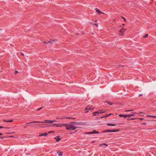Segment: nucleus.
I'll return each mask as SVG.
<instances>
[{"instance_id":"27","label":"nucleus","mask_w":156,"mask_h":156,"mask_svg":"<svg viewBox=\"0 0 156 156\" xmlns=\"http://www.w3.org/2000/svg\"><path fill=\"white\" fill-rule=\"evenodd\" d=\"M4 128H5V127H4L2 126H0V129Z\"/></svg>"},{"instance_id":"24","label":"nucleus","mask_w":156,"mask_h":156,"mask_svg":"<svg viewBox=\"0 0 156 156\" xmlns=\"http://www.w3.org/2000/svg\"><path fill=\"white\" fill-rule=\"evenodd\" d=\"M57 124H56V123H54V124H52V125L55 126L56 127V126H57Z\"/></svg>"},{"instance_id":"21","label":"nucleus","mask_w":156,"mask_h":156,"mask_svg":"<svg viewBox=\"0 0 156 156\" xmlns=\"http://www.w3.org/2000/svg\"><path fill=\"white\" fill-rule=\"evenodd\" d=\"M148 36V34H146L143 37L144 38H146V37H147Z\"/></svg>"},{"instance_id":"25","label":"nucleus","mask_w":156,"mask_h":156,"mask_svg":"<svg viewBox=\"0 0 156 156\" xmlns=\"http://www.w3.org/2000/svg\"><path fill=\"white\" fill-rule=\"evenodd\" d=\"M133 110H126L125 111V112H129V111H133Z\"/></svg>"},{"instance_id":"29","label":"nucleus","mask_w":156,"mask_h":156,"mask_svg":"<svg viewBox=\"0 0 156 156\" xmlns=\"http://www.w3.org/2000/svg\"><path fill=\"white\" fill-rule=\"evenodd\" d=\"M138 119H139L140 120H142L144 119L141 118H138Z\"/></svg>"},{"instance_id":"31","label":"nucleus","mask_w":156,"mask_h":156,"mask_svg":"<svg viewBox=\"0 0 156 156\" xmlns=\"http://www.w3.org/2000/svg\"><path fill=\"white\" fill-rule=\"evenodd\" d=\"M140 96H142V94H140V95H139V97Z\"/></svg>"},{"instance_id":"7","label":"nucleus","mask_w":156,"mask_h":156,"mask_svg":"<svg viewBox=\"0 0 156 156\" xmlns=\"http://www.w3.org/2000/svg\"><path fill=\"white\" fill-rule=\"evenodd\" d=\"M54 139L56 140V141L58 142L60 140L59 136H56V137L54 138Z\"/></svg>"},{"instance_id":"9","label":"nucleus","mask_w":156,"mask_h":156,"mask_svg":"<svg viewBox=\"0 0 156 156\" xmlns=\"http://www.w3.org/2000/svg\"><path fill=\"white\" fill-rule=\"evenodd\" d=\"M93 113L94 116L98 115L99 114V112L98 111L94 112Z\"/></svg>"},{"instance_id":"33","label":"nucleus","mask_w":156,"mask_h":156,"mask_svg":"<svg viewBox=\"0 0 156 156\" xmlns=\"http://www.w3.org/2000/svg\"><path fill=\"white\" fill-rule=\"evenodd\" d=\"M122 18H123V19L125 21V18H124V17H122Z\"/></svg>"},{"instance_id":"15","label":"nucleus","mask_w":156,"mask_h":156,"mask_svg":"<svg viewBox=\"0 0 156 156\" xmlns=\"http://www.w3.org/2000/svg\"><path fill=\"white\" fill-rule=\"evenodd\" d=\"M47 135L48 133H45L40 134L39 136H46Z\"/></svg>"},{"instance_id":"10","label":"nucleus","mask_w":156,"mask_h":156,"mask_svg":"<svg viewBox=\"0 0 156 156\" xmlns=\"http://www.w3.org/2000/svg\"><path fill=\"white\" fill-rule=\"evenodd\" d=\"M107 125L108 126H115L116 125V124H112V123H108L107 124Z\"/></svg>"},{"instance_id":"30","label":"nucleus","mask_w":156,"mask_h":156,"mask_svg":"<svg viewBox=\"0 0 156 156\" xmlns=\"http://www.w3.org/2000/svg\"><path fill=\"white\" fill-rule=\"evenodd\" d=\"M3 133H0V136H1V135H3Z\"/></svg>"},{"instance_id":"6","label":"nucleus","mask_w":156,"mask_h":156,"mask_svg":"<svg viewBox=\"0 0 156 156\" xmlns=\"http://www.w3.org/2000/svg\"><path fill=\"white\" fill-rule=\"evenodd\" d=\"M95 10L99 14L103 13L102 12H101V11L97 8H95Z\"/></svg>"},{"instance_id":"19","label":"nucleus","mask_w":156,"mask_h":156,"mask_svg":"<svg viewBox=\"0 0 156 156\" xmlns=\"http://www.w3.org/2000/svg\"><path fill=\"white\" fill-rule=\"evenodd\" d=\"M98 112L99 113V114L103 113L105 112V111L104 110H100Z\"/></svg>"},{"instance_id":"28","label":"nucleus","mask_w":156,"mask_h":156,"mask_svg":"<svg viewBox=\"0 0 156 156\" xmlns=\"http://www.w3.org/2000/svg\"><path fill=\"white\" fill-rule=\"evenodd\" d=\"M42 108V107L41 108H38V109H37V111H39V110H40L41 109V108Z\"/></svg>"},{"instance_id":"38","label":"nucleus","mask_w":156,"mask_h":156,"mask_svg":"<svg viewBox=\"0 0 156 156\" xmlns=\"http://www.w3.org/2000/svg\"><path fill=\"white\" fill-rule=\"evenodd\" d=\"M87 108H86V109H85V110H87Z\"/></svg>"},{"instance_id":"3","label":"nucleus","mask_w":156,"mask_h":156,"mask_svg":"<svg viewBox=\"0 0 156 156\" xmlns=\"http://www.w3.org/2000/svg\"><path fill=\"white\" fill-rule=\"evenodd\" d=\"M119 131V130H106L103 131V132H114Z\"/></svg>"},{"instance_id":"37","label":"nucleus","mask_w":156,"mask_h":156,"mask_svg":"<svg viewBox=\"0 0 156 156\" xmlns=\"http://www.w3.org/2000/svg\"><path fill=\"white\" fill-rule=\"evenodd\" d=\"M143 113V112H140V113L141 114V113Z\"/></svg>"},{"instance_id":"20","label":"nucleus","mask_w":156,"mask_h":156,"mask_svg":"<svg viewBox=\"0 0 156 156\" xmlns=\"http://www.w3.org/2000/svg\"><path fill=\"white\" fill-rule=\"evenodd\" d=\"M105 145L106 146H108V144H105V143H103V144H100V146H102V145Z\"/></svg>"},{"instance_id":"1","label":"nucleus","mask_w":156,"mask_h":156,"mask_svg":"<svg viewBox=\"0 0 156 156\" xmlns=\"http://www.w3.org/2000/svg\"><path fill=\"white\" fill-rule=\"evenodd\" d=\"M76 124L75 122H71V124H65L64 126H66V128L67 130H74L76 127L73 126L74 124H79V122H77Z\"/></svg>"},{"instance_id":"35","label":"nucleus","mask_w":156,"mask_h":156,"mask_svg":"<svg viewBox=\"0 0 156 156\" xmlns=\"http://www.w3.org/2000/svg\"><path fill=\"white\" fill-rule=\"evenodd\" d=\"M143 125H145L146 124V123H144L143 124Z\"/></svg>"},{"instance_id":"16","label":"nucleus","mask_w":156,"mask_h":156,"mask_svg":"<svg viewBox=\"0 0 156 156\" xmlns=\"http://www.w3.org/2000/svg\"><path fill=\"white\" fill-rule=\"evenodd\" d=\"M91 134H95V133H99L98 131H95V130H94L93 131L91 132Z\"/></svg>"},{"instance_id":"2","label":"nucleus","mask_w":156,"mask_h":156,"mask_svg":"<svg viewBox=\"0 0 156 156\" xmlns=\"http://www.w3.org/2000/svg\"><path fill=\"white\" fill-rule=\"evenodd\" d=\"M45 122H48L50 123H52L54 122H56L54 120H45L44 122H43V121H33L32 122H30L28 124H30V123H44Z\"/></svg>"},{"instance_id":"14","label":"nucleus","mask_w":156,"mask_h":156,"mask_svg":"<svg viewBox=\"0 0 156 156\" xmlns=\"http://www.w3.org/2000/svg\"><path fill=\"white\" fill-rule=\"evenodd\" d=\"M57 153L58 154L59 156H62V153L61 152L58 151L57 152Z\"/></svg>"},{"instance_id":"18","label":"nucleus","mask_w":156,"mask_h":156,"mask_svg":"<svg viewBox=\"0 0 156 156\" xmlns=\"http://www.w3.org/2000/svg\"><path fill=\"white\" fill-rule=\"evenodd\" d=\"M147 116L149 117H152L154 118H156V116H154V115H147Z\"/></svg>"},{"instance_id":"11","label":"nucleus","mask_w":156,"mask_h":156,"mask_svg":"<svg viewBox=\"0 0 156 156\" xmlns=\"http://www.w3.org/2000/svg\"><path fill=\"white\" fill-rule=\"evenodd\" d=\"M113 114L112 113H110L108 114H106L105 116L101 117V118H106L107 117L111 115H112Z\"/></svg>"},{"instance_id":"13","label":"nucleus","mask_w":156,"mask_h":156,"mask_svg":"<svg viewBox=\"0 0 156 156\" xmlns=\"http://www.w3.org/2000/svg\"><path fill=\"white\" fill-rule=\"evenodd\" d=\"M55 40H51L50 41H49L48 42H44V43L46 44L49 43H52V42L54 41Z\"/></svg>"},{"instance_id":"32","label":"nucleus","mask_w":156,"mask_h":156,"mask_svg":"<svg viewBox=\"0 0 156 156\" xmlns=\"http://www.w3.org/2000/svg\"><path fill=\"white\" fill-rule=\"evenodd\" d=\"M18 72L17 71H16L15 74H16V73H18Z\"/></svg>"},{"instance_id":"23","label":"nucleus","mask_w":156,"mask_h":156,"mask_svg":"<svg viewBox=\"0 0 156 156\" xmlns=\"http://www.w3.org/2000/svg\"><path fill=\"white\" fill-rule=\"evenodd\" d=\"M86 134H91V132L85 133Z\"/></svg>"},{"instance_id":"4","label":"nucleus","mask_w":156,"mask_h":156,"mask_svg":"<svg viewBox=\"0 0 156 156\" xmlns=\"http://www.w3.org/2000/svg\"><path fill=\"white\" fill-rule=\"evenodd\" d=\"M126 31V29L125 28H121V30L119 32V34L121 35H123V33Z\"/></svg>"},{"instance_id":"8","label":"nucleus","mask_w":156,"mask_h":156,"mask_svg":"<svg viewBox=\"0 0 156 156\" xmlns=\"http://www.w3.org/2000/svg\"><path fill=\"white\" fill-rule=\"evenodd\" d=\"M65 124H57L56 127H61L64 126Z\"/></svg>"},{"instance_id":"17","label":"nucleus","mask_w":156,"mask_h":156,"mask_svg":"<svg viewBox=\"0 0 156 156\" xmlns=\"http://www.w3.org/2000/svg\"><path fill=\"white\" fill-rule=\"evenodd\" d=\"M136 113L135 112H132V114L129 115V117H130L131 116L135 115Z\"/></svg>"},{"instance_id":"22","label":"nucleus","mask_w":156,"mask_h":156,"mask_svg":"<svg viewBox=\"0 0 156 156\" xmlns=\"http://www.w3.org/2000/svg\"><path fill=\"white\" fill-rule=\"evenodd\" d=\"M136 119V118H130V119H128L133 120H134Z\"/></svg>"},{"instance_id":"34","label":"nucleus","mask_w":156,"mask_h":156,"mask_svg":"<svg viewBox=\"0 0 156 156\" xmlns=\"http://www.w3.org/2000/svg\"><path fill=\"white\" fill-rule=\"evenodd\" d=\"M0 138H3L2 137H1V136H0Z\"/></svg>"},{"instance_id":"26","label":"nucleus","mask_w":156,"mask_h":156,"mask_svg":"<svg viewBox=\"0 0 156 156\" xmlns=\"http://www.w3.org/2000/svg\"><path fill=\"white\" fill-rule=\"evenodd\" d=\"M108 103L110 105H112L113 104V103H110L109 102H108Z\"/></svg>"},{"instance_id":"36","label":"nucleus","mask_w":156,"mask_h":156,"mask_svg":"<svg viewBox=\"0 0 156 156\" xmlns=\"http://www.w3.org/2000/svg\"><path fill=\"white\" fill-rule=\"evenodd\" d=\"M87 112H88V111H86V112H86V113H87Z\"/></svg>"},{"instance_id":"5","label":"nucleus","mask_w":156,"mask_h":156,"mask_svg":"<svg viewBox=\"0 0 156 156\" xmlns=\"http://www.w3.org/2000/svg\"><path fill=\"white\" fill-rule=\"evenodd\" d=\"M120 117H123L124 118H126L127 117H129V115H122L120 114L119 115Z\"/></svg>"},{"instance_id":"39","label":"nucleus","mask_w":156,"mask_h":156,"mask_svg":"<svg viewBox=\"0 0 156 156\" xmlns=\"http://www.w3.org/2000/svg\"><path fill=\"white\" fill-rule=\"evenodd\" d=\"M0 30H1V29H0Z\"/></svg>"},{"instance_id":"12","label":"nucleus","mask_w":156,"mask_h":156,"mask_svg":"<svg viewBox=\"0 0 156 156\" xmlns=\"http://www.w3.org/2000/svg\"><path fill=\"white\" fill-rule=\"evenodd\" d=\"M4 122H12L13 121V120L12 119H9V120H4Z\"/></svg>"}]
</instances>
